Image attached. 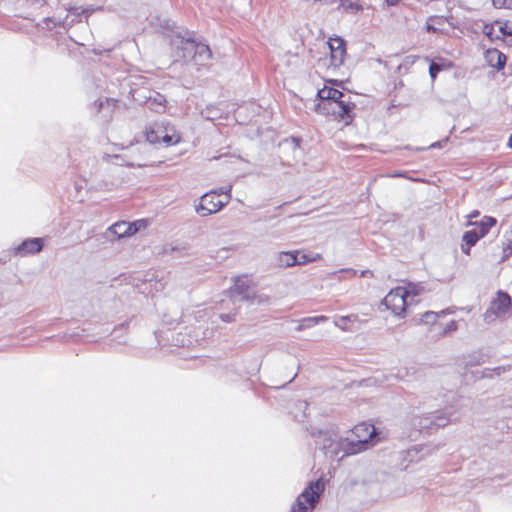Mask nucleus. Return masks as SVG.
I'll use <instances>...</instances> for the list:
<instances>
[{
	"label": "nucleus",
	"mask_w": 512,
	"mask_h": 512,
	"mask_svg": "<svg viewBox=\"0 0 512 512\" xmlns=\"http://www.w3.org/2000/svg\"><path fill=\"white\" fill-rule=\"evenodd\" d=\"M509 143H510V146L512 147V135L510 137Z\"/></svg>",
	"instance_id": "obj_49"
},
{
	"label": "nucleus",
	"mask_w": 512,
	"mask_h": 512,
	"mask_svg": "<svg viewBox=\"0 0 512 512\" xmlns=\"http://www.w3.org/2000/svg\"><path fill=\"white\" fill-rule=\"evenodd\" d=\"M483 33L490 39L500 38L496 23L485 25L483 28Z\"/></svg>",
	"instance_id": "obj_24"
},
{
	"label": "nucleus",
	"mask_w": 512,
	"mask_h": 512,
	"mask_svg": "<svg viewBox=\"0 0 512 512\" xmlns=\"http://www.w3.org/2000/svg\"><path fill=\"white\" fill-rule=\"evenodd\" d=\"M442 70V67L435 63V62H432L429 66V74L431 76L432 79H435L437 77V74Z\"/></svg>",
	"instance_id": "obj_31"
},
{
	"label": "nucleus",
	"mask_w": 512,
	"mask_h": 512,
	"mask_svg": "<svg viewBox=\"0 0 512 512\" xmlns=\"http://www.w3.org/2000/svg\"><path fill=\"white\" fill-rule=\"evenodd\" d=\"M340 7L346 13L357 14L358 12L363 10V5L358 2H353L352 0H339Z\"/></svg>",
	"instance_id": "obj_21"
},
{
	"label": "nucleus",
	"mask_w": 512,
	"mask_h": 512,
	"mask_svg": "<svg viewBox=\"0 0 512 512\" xmlns=\"http://www.w3.org/2000/svg\"><path fill=\"white\" fill-rule=\"evenodd\" d=\"M298 252H280L277 255V264L279 267H292L297 265Z\"/></svg>",
	"instance_id": "obj_17"
},
{
	"label": "nucleus",
	"mask_w": 512,
	"mask_h": 512,
	"mask_svg": "<svg viewBox=\"0 0 512 512\" xmlns=\"http://www.w3.org/2000/svg\"><path fill=\"white\" fill-rule=\"evenodd\" d=\"M235 314L236 313H224V314H220V319L224 322H232L234 321L235 319Z\"/></svg>",
	"instance_id": "obj_35"
},
{
	"label": "nucleus",
	"mask_w": 512,
	"mask_h": 512,
	"mask_svg": "<svg viewBox=\"0 0 512 512\" xmlns=\"http://www.w3.org/2000/svg\"><path fill=\"white\" fill-rule=\"evenodd\" d=\"M317 96L320 102H338L339 100L351 101V96L349 94H345L338 89L327 86L318 90Z\"/></svg>",
	"instance_id": "obj_12"
},
{
	"label": "nucleus",
	"mask_w": 512,
	"mask_h": 512,
	"mask_svg": "<svg viewBox=\"0 0 512 512\" xmlns=\"http://www.w3.org/2000/svg\"><path fill=\"white\" fill-rule=\"evenodd\" d=\"M457 330V322L455 320H451L449 323L445 325L442 331L439 333V336H445L451 332Z\"/></svg>",
	"instance_id": "obj_27"
},
{
	"label": "nucleus",
	"mask_w": 512,
	"mask_h": 512,
	"mask_svg": "<svg viewBox=\"0 0 512 512\" xmlns=\"http://www.w3.org/2000/svg\"><path fill=\"white\" fill-rule=\"evenodd\" d=\"M330 446H331L330 444L328 445V444L324 443L323 444V449H328V448H330Z\"/></svg>",
	"instance_id": "obj_48"
},
{
	"label": "nucleus",
	"mask_w": 512,
	"mask_h": 512,
	"mask_svg": "<svg viewBox=\"0 0 512 512\" xmlns=\"http://www.w3.org/2000/svg\"><path fill=\"white\" fill-rule=\"evenodd\" d=\"M292 141L295 143L296 146H299V140L296 138H292Z\"/></svg>",
	"instance_id": "obj_47"
},
{
	"label": "nucleus",
	"mask_w": 512,
	"mask_h": 512,
	"mask_svg": "<svg viewBox=\"0 0 512 512\" xmlns=\"http://www.w3.org/2000/svg\"><path fill=\"white\" fill-rule=\"evenodd\" d=\"M109 230L116 234L118 238H123L127 236V230H125V222H118L112 225Z\"/></svg>",
	"instance_id": "obj_25"
},
{
	"label": "nucleus",
	"mask_w": 512,
	"mask_h": 512,
	"mask_svg": "<svg viewBox=\"0 0 512 512\" xmlns=\"http://www.w3.org/2000/svg\"><path fill=\"white\" fill-rule=\"evenodd\" d=\"M342 273L348 274L350 277H354V276H356L357 271L354 269H351V268H344V269H340L338 271L333 272V275L342 274Z\"/></svg>",
	"instance_id": "obj_34"
},
{
	"label": "nucleus",
	"mask_w": 512,
	"mask_h": 512,
	"mask_svg": "<svg viewBox=\"0 0 512 512\" xmlns=\"http://www.w3.org/2000/svg\"><path fill=\"white\" fill-rule=\"evenodd\" d=\"M485 60L489 66L502 69L505 66L507 57L498 49H488L485 53Z\"/></svg>",
	"instance_id": "obj_15"
},
{
	"label": "nucleus",
	"mask_w": 512,
	"mask_h": 512,
	"mask_svg": "<svg viewBox=\"0 0 512 512\" xmlns=\"http://www.w3.org/2000/svg\"><path fill=\"white\" fill-rule=\"evenodd\" d=\"M409 292L411 290H406L404 287H396L385 296L383 304L395 316L403 317L406 308L410 305Z\"/></svg>",
	"instance_id": "obj_8"
},
{
	"label": "nucleus",
	"mask_w": 512,
	"mask_h": 512,
	"mask_svg": "<svg viewBox=\"0 0 512 512\" xmlns=\"http://www.w3.org/2000/svg\"><path fill=\"white\" fill-rule=\"evenodd\" d=\"M511 305V297L506 292L499 291L484 314L485 321L491 322L495 318L507 316L510 313Z\"/></svg>",
	"instance_id": "obj_9"
},
{
	"label": "nucleus",
	"mask_w": 512,
	"mask_h": 512,
	"mask_svg": "<svg viewBox=\"0 0 512 512\" xmlns=\"http://www.w3.org/2000/svg\"><path fill=\"white\" fill-rule=\"evenodd\" d=\"M324 488L325 484L321 478L310 482L304 491L297 497L290 512H309L313 510L318 503Z\"/></svg>",
	"instance_id": "obj_4"
},
{
	"label": "nucleus",
	"mask_w": 512,
	"mask_h": 512,
	"mask_svg": "<svg viewBox=\"0 0 512 512\" xmlns=\"http://www.w3.org/2000/svg\"><path fill=\"white\" fill-rule=\"evenodd\" d=\"M492 4L495 8H504L505 0H492Z\"/></svg>",
	"instance_id": "obj_38"
},
{
	"label": "nucleus",
	"mask_w": 512,
	"mask_h": 512,
	"mask_svg": "<svg viewBox=\"0 0 512 512\" xmlns=\"http://www.w3.org/2000/svg\"><path fill=\"white\" fill-rule=\"evenodd\" d=\"M482 362H484V359L479 358V359H477L476 361H474V362H470V363H471V364H473V365H479V364H481Z\"/></svg>",
	"instance_id": "obj_45"
},
{
	"label": "nucleus",
	"mask_w": 512,
	"mask_h": 512,
	"mask_svg": "<svg viewBox=\"0 0 512 512\" xmlns=\"http://www.w3.org/2000/svg\"><path fill=\"white\" fill-rule=\"evenodd\" d=\"M227 204L228 199H219L216 191H210L201 197L199 205L196 206V212L199 216L205 217L220 211Z\"/></svg>",
	"instance_id": "obj_10"
},
{
	"label": "nucleus",
	"mask_w": 512,
	"mask_h": 512,
	"mask_svg": "<svg viewBox=\"0 0 512 512\" xmlns=\"http://www.w3.org/2000/svg\"><path fill=\"white\" fill-rule=\"evenodd\" d=\"M494 371L500 375L502 372H505L506 371V368L505 367H497L494 369Z\"/></svg>",
	"instance_id": "obj_43"
},
{
	"label": "nucleus",
	"mask_w": 512,
	"mask_h": 512,
	"mask_svg": "<svg viewBox=\"0 0 512 512\" xmlns=\"http://www.w3.org/2000/svg\"><path fill=\"white\" fill-rule=\"evenodd\" d=\"M400 0H386L388 6H395L399 3Z\"/></svg>",
	"instance_id": "obj_41"
},
{
	"label": "nucleus",
	"mask_w": 512,
	"mask_h": 512,
	"mask_svg": "<svg viewBox=\"0 0 512 512\" xmlns=\"http://www.w3.org/2000/svg\"><path fill=\"white\" fill-rule=\"evenodd\" d=\"M505 246L508 248V250H509V254H512V237H510V238L507 240V243L505 244Z\"/></svg>",
	"instance_id": "obj_40"
},
{
	"label": "nucleus",
	"mask_w": 512,
	"mask_h": 512,
	"mask_svg": "<svg viewBox=\"0 0 512 512\" xmlns=\"http://www.w3.org/2000/svg\"><path fill=\"white\" fill-rule=\"evenodd\" d=\"M146 140L151 144L163 142L166 146L179 143L181 137L173 127L165 126L163 123H154L146 129Z\"/></svg>",
	"instance_id": "obj_6"
},
{
	"label": "nucleus",
	"mask_w": 512,
	"mask_h": 512,
	"mask_svg": "<svg viewBox=\"0 0 512 512\" xmlns=\"http://www.w3.org/2000/svg\"><path fill=\"white\" fill-rule=\"evenodd\" d=\"M184 249H185L184 247L180 248V247L174 245L173 243H167V244L163 245L161 253H163V254H172L174 252H179V251L184 250Z\"/></svg>",
	"instance_id": "obj_26"
},
{
	"label": "nucleus",
	"mask_w": 512,
	"mask_h": 512,
	"mask_svg": "<svg viewBox=\"0 0 512 512\" xmlns=\"http://www.w3.org/2000/svg\"><path fill=\"white\" fill-rule=\"evenodd\" d=\"M231 296L236 300L252 301L258 304L267 303L269 298L263 295H256L251 288V281L247 276H237L234 279V286L231 289Z\"/></svg>",
	"instance_id": "obj_7"
},
{
	"label": "nucleus",
	"mask_w": 512,
	"mask_h": 512,
	"mask_svg": "<svg viewBox=\"0 0 512 512\" xmlns=\"http://www.w3.org/2000/svg\"><path fill=\"white\" fill-rule=\"evenodd\" d=\"M500 36H512V23L510 22H496Z\"/></svg>",
	"instance_id": "obj_23"
},
{
	"label": "nucleus",
	"mask_w": 512,
	"mask_h": 512,
	"mask_svg": "<svg viewBox=\"0 0 512 512\" xmlns=\"http://www.w3.org/2000/svg\"><path fill=\"white\" fill-rule=\"evenodd\" d=\"M327 320L328 317L324 315L303 318L296 327V331H303L319 323L326 322Z\"/></svg>",
	"instance_id": "obj_20"
},
{
	"label": "nucleus",
	"mask_w": 512,
	"mask_h": 512,
	"mask_svg": "<svg viewBox=\"0 0 512 512\" xmlns=\"http://www.w3.org/2000/svg\"><path fill=\"white\" fill-rule=\"evenodd\" d=\"M125 230H127V236H131L137 232L138 228L135 223L125 222Z\"/></svg>",
	"instance_id": "obj_33"
},
{
	"label": "nucleus",
	"mask_w": 512,
	"mask_h": 512,
	"mask_svg": "<svg viewBox=\"0 0 512 512\" xmlns=\"http://www.w3.org/2000/svg\"><path fill=\"white\" fill-rule=\"evenodd\" d=\"M231 190H232V186L228 185L227 187H221L219 189H216L215 191L217 192L219 197L224 195L225 196L224 200L228 199V201H229L231 198Z\"/></svg>",
	"instance_id": "obj_29"
},
{
	"label": "nucleus",
	"mask_w": 512,
	"mask_h": 512,
	"mask_svg": "<svg viewBox=\"0 0 512 512\" xmlns=\"http://www.w3.org/2000/svg\"><path fill=\"white\" fill-rule=\"evenodd\" d=\"M453 416L454 411L451 408H445V410L424 415H413L409 423L414 432L430 434L447 426L452 421Z\"/></svg>",
	"instance_id": "obj_2"
},
{
	"label": "nucleus",
	"mask_w": 512,
	"mask_h": 512,
	"mask_svg": "<svg viewBox=\"0 0 512 512\" xmlns=\"http://www.w3.org/2000/svg\"><path fill=\"white\" fill-rule=\"evenodd\" d=\"M504 8L512 10V0H505Z\"/></svg>",
	"instance_id": "obj_42"
},
{
	"label": "nucleus",
	"mask_w": 512,
	"mask_h": 512,
	"mask_svg": "<svg viewBox=\"0 0 512 512\" xmlns=\"http://www.w3.org/2000/svg\"><path fill=\"white\" fill-rule=\"evenodd\" d=\"M170 45L176 60L182 59L184 62L193 63L196 66H206L212 58L211 49L207 44L197 42L190 37L174 35L170 39Z\"/></svg>",
	"instance_id": "obj_1"
},
{
	"label": "nucleus",
	"mask_w": 512,
	"mask_h": 512,
	"mask_svg": "<svg viewBox=\"0 0 512 512\" xmlns=\"http://www.w3.org/2000/svg\"><path fill=\"white\" fill-rule=\"evenodd\" d=\"M330 49V65L334 68L341 66L346 56V47L343 39L331 38L328 42Z\"/></svg>",
	"instance_id": "obj_11"
},
{
	"label": "nucleus",
	"mask_w": 512,
	"mask_h": 512,
	"mask_svg": "<svg viewBox=\"0 0 512 512\" xmlns=\"http://www.w3.org/2000/svg\"><path fill=\"white\" fill-rule=\"evenodd\" d=\"M448 313H451V311H449L448 309L442 310L439 313L433 312V311H427L424 314H422L421 321L424 322L425 324L434 325L440 315H445Z\"/></svg>",
	"instance_id": "obj_22"
},
{
	"label": "nucleus",
	"mask_w": 512,
	"mask_h": 512,
	"mask_svg": "<svg viewBox=\"0 0 512 512\" xmlns=\"http://www.w3.org/2000/svg\"><path fill=\"white\" fill-rule=\"evenodd\" d=\"M512 254H509L508 248L504 245L503 246V256L501 257L500 262L506 261Z\"/></svg>",
	"instance_id": "obj_37"
},
{
	"label": "nucleus",
	"mask_w": 512,
	"mask_h": 512,
	"mask_svg": "<svg viewBox=\"0 0 512 512\" xmlns=\"http://www.w3.org/2000/svg\"><path fill=\"white\" fill-rule=\"evenodd\" d=\"M335 2H336V0H324L325 4H333Z\"/></svg>",
	"instance_id": "obj_46"
},
{
	"label": "nucleus",
	"mask_w": 512,
	"mask_h": 512,
	"mask_svg": "<svg viewBox=\"0 0 512 512\" xmlns=\"http://www.w3.org/2000/svg\"><path fill=\"white\" fill-rule=\"evenodd\" d=\"M310 261H311V259H309L305 254H301V255L298 254L297 265H303V264H306V263H308Z\"/></svg>",
	"instance_id": "obj_36"
},
{
	"label": "nucleus",
	"mask_w": 512,
	"mask_h": 512,
	"mask_svg": "<svg viewBox=\"0 0 512 512\" xmlns=\"http://www.w3.org/2000/svg\"><path fill=\"white\" fill-rule=\"evenodd\" d=\"M360 275L362 277H364V276H367V275H372V272L370 270H363V271H361Z\"/></svg>",
	"instance_id": "obj_44"
},
{
	"label": "nucleus",
	"mask_w": 512,
	"mask_h": 512,
	"mask_svg": "<svg viewBox=\"0 0 512 512\" xmlns=\"http://www.w3.org/2000/svg\"><path fill=\"white\" fill-rule=\"evenodd\" d=\"M497 223V220L491 216H484L479 222L468 221V226H475L474 229L477 230V235L479 238L485 237L490 229L494 227Z\"/></svg>",
	"instance_id": "obj_14"
},
{
	"label": "nucleus",
	"mask_w": 512,
	"mask_h": 512,
	"mask_svg": "<svg viewBox=\"0 0 512 512\" xmlns=\"http://www.w3.org/2000/svg\"><path fill=\"white\" fill-rule=\"evenodd\" d=\"M479 211L478 210H474L473 212H471L469 215H468V219L469 221H472L473 218H476L479 216Z\"/></svg>",
	"instance_id": "obj_39"
},
{
	"label": "nucleus",
	"mask_w": 512,
	"mask_h": 512,
	"mask_svg": "<svg viewBox=\"0 0 512 512\" xmlns=\"http://www.w3.org/2000/svg\"><path fill=\"white\" fill-rule=\"evenodd\" d=\"M446 21H447V18L444 16H437V15L430 16L427 19L425 29L429 33H439L442 31V26L444 25V23Z\"/></svg>",
	"instance_id": "obj_18"
},
{
	"label": "nucleus",
	"mask_w": 512,
	"mask_h": 512,
	"mask_svg": "<svg viewBox=\"0 0 512 512\" xmlns=\"http://www.w3.org/2000/svg\"><path fill=\"white\" fill-rule=\"evenodd\" d=\"M201 114L207 120H214L217 113L214 107L208 106L205 110L202 111Z\"/></svg>",
	"instance_id": "obj_30"
},
{
	"label": "nucleus",
	"mask_w": 512,
	"mask_h": 512,
	"mask_svg": "<svg viewBox=\"0 0 512 512\" xmlns=\"http://www.w3.org/2000/svg\"><path fill=\"white\" fill-rule=\"evenodd\" d=\"M165 103L166 99L161 94H156L154 97H148L146 101V105L150 110H153L155 112H164L165 110Z\"/></svg>",
	"instance_id": "obj_19"
},
{
	"label": "nucleus",
	"mask_w": 512,
	"mask_h": 512,
	"mask_svg": "<svg viewBox=\"0 0 512 512\" xmlns=\"http://www.w3.org/2000/svg\"><path fill=\"white\" fill-rule=\"evenodd\" d=\"M352 317H353L352 315L351 316H341L335 321V325L342 330H347V322H349Z\"/></svg>",
	"instance_id": "obj_28"
},
{
	"label": "nucleus",
	"mask_w": 512,
	"mask_h": 512,
	"mask_svg": "<svg viewBox=\"0 0 512 512\" xmlns=\"http://www.w3.org/2000/svg\"><path fill=\"white\" fill-rule=\"evenodd\" d=\"M42 247L43 241L41 238H30L23 241L18 247H16L15 251L17 254L25 256L40 252Z\"/></svg>",
	"instance_id": "obj_13"
},
{
	"label": "nucleus",
	"mask_w": 512,
	"mask_h": 512,
	"mask_svg": "<svg viewBox=\"0 0 512 512\" xmlns=\"http://www.w3.org/2000/svg\"><path fill=\"white\" fill-rule=\"evenodd\" d=\"M479 240H480V238L477 235L476 229L466 231L462 236V242H463V244L461 245L462 252L466 255H469L471 247H473Z\"/></svg>",
	"instance_id": "obj_16"
},
{
	"label": "nucleus",
	"mask_w": 512,
	"mask_h": 512,
	"mask_svg": "<svg viewBox=\"0 0 512 512\" xmlns=\"http://www.w3.org/2000/svg\"><path fill=\"white\" fill-rule=\"evenodd\" d=\"M405 288L406 290H411V292H409V302L411 304L414 301V297H416L419 294V289L417 288V286L412 284Z\"/></svg>",
	"instance_id": "obj_32"
},
{
	"label": "nucleus",
	"mask_w": 512,
	"mask_h": 512,
	"mask_svg": "<svg viewBox=\"0 0 512 512\" xmlns=\"http://www.w3.org/2000/svg\"><path fill=\"white\" fill-rule=\"evenodd\" d=\"M355 104L352 101L320 102L316 105V111L326 116H334L349 124L353 118Z\"/></svg>",
	"instance_id": "obj_5"
},
{
	"label": "nucleus",
	"mask_w": 512,
	"mask_h": 512,
	"mask_svg": "<svg viewBox=\"0 0 512 512\" xmlns=\"http://www.w3.org/2000/svg\"><path fill=\"white\" fill-rule=\"evenodd\" d=\"M352 434L355 439L341 443L345 455L356 454L366 449L367 443L376 434V429L372 424L361 423L353 428Z\"/></svg>",
	"instance_id": "obj_3"
}]
</instances>
